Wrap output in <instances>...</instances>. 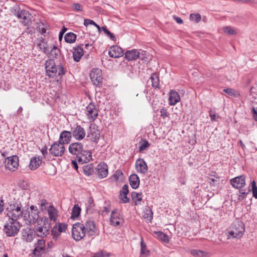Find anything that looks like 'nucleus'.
Returning <instances> with one entry per match:
<instances>
[{
	"label": "nucleus",
	"mask_w": 257,
	"mask_h": 257,
	"mask_svg": "<svg viewBox=\"0 0 257 257\" xmlns=\"http://www.w3.org/2000/svg\"><path fill=\"white\" fill-rule=\"evenodd\" d=\"M68 151L71 154L75 156L76 160L81 164L88 163L92 160L91 152L84 150L81 143L75 142L70 144Z\"/></svg>",
	"instance_id": "nucleus-1"
},
{
	"label": "nucleus",
	"mask_w": 257,
	"mask_h": 257,
	"mask_svg": "<svg viewBox=\"0 0 257 257\" xmlns=\"http://www.w3.org/2000/svg\"><path fill=\"white\" fill-rule=\"evenodd\" d=\"M45 69L47 75L50 78L59 76L60 78L64 75L66 71L62 65H56L53 59H49L45 62Z\"/></svg>",
	"instance_id": "nucleus-2"
},
{
	"label": "nucleus",
	"mask_w": 257,
	"mask_h": 257,
	"mask_svg": "<svg viewBox=\"0 0 257 257\" xmlns=\"http://www.w3.org/2000/svg\"><path fill=\"white\" fill-rule=\"evenodd\" d=\"M28 209V208H27ZM7 215L9 219L17 220L21 217L27 218L28 210L22 208L21 203L11 204L7 208Z\"/></svg>",
	"instance_id": "nucleus-3"
},
{
	"label": "nucleus",
	"mask_w": 257,
	"mask_h": 257,
	"mask_svg": "<svg viewBox=\"0 0 257 257\" xmlns=\"http://www.w3.org/2000/svg\"><path fill=\"white\" fill-rule=\"evenodd\" d=\"M245 231L243 222L238 219H235L228 228V233L233 238L241 237Z\"/></svg>",
	"instance_id": "nucleus-4"
},
{
	"label": "nucleus",
	"mask_w": 257,
	"mask_h": 257,
	"mask_svg": "<svg viewBox=\"0 0 257 257\" xmlns=\"http://www.w3.org/2000/svg\"><path fill=\"white\" fill-rule=\"evenodd\" d=\"M21 228V224L17 220L9 219L4 226V232L7 236H16Z\"/></svg>",
	"instance_id": "nucleus-5"
},
{
	"label": "nucleus",
	"mask_w": 257,
	"mask_h": 257,
	"mask_svg": "<svg viewBox=\"0 0 257 257\" xmlns=\"http://www.w3.org/2000/svg\"><path fill=\"white\" fill-rule=\"evenodd\" d=\"M90 78L92 84L98 87H101L102 85L103 77L102 71L98 68L92 69L90 73Z\"/></svg>",
	"instance_id": "nucleus-6"
},
{
	"label": "nucleus",
	"mask_w": 257,
	"mask_h": 257,
	"mask_svg": "<svg viewBox=\"0 0 257 257\" xmlns=\"http://www.w3.org/2000/svg\"><path fill=\"white\" fill-rule=\"evenodd\" d=\"M83 224L77 222L73 224L72 229V236L76 241H79L85 235Z\"/></svg>",
	"instance_id": "nucleus-7"
},
{
	"label": "nucleus",
	"mask_w": 257,
	"mask_h": 257,
	"mask_svg": "<svg viewBox=\"0 0 257 257\" xmlns=\"http://www.w3.org/2000/svg\"><path fill=\"white\" fill-rule=\"evenodd\" d=\"M34 249L32 254L34 257H42L43 254L46 253V241L44 239H38L37 242L34 244Z\"/></svg>",
	"instance_id": "nucleus-8"
},
{
	"label": "nucleus",
	"mask_w": 257,
	"mask_h": 257,
	"mask_svg": "<svg viewBox=\"0 0 257 257\" xmlns=\"http://www.w3.org/2000/svg\"><path fill=\"white\" fill-rule=\"evenodd\" d=\"M65 148L64 145L59 141L55 142L49 149V153L55 157H61L65 153Z\"/></svg>",
	"instance_id": "nucleus-9"
},
{
	"label": "nucleus",
	"mask_w": 257,
	"mask_h": 257,
	"mask_svg": "<svg viewBox=\"0 0 257 257\" xmlns=\"http://www.w3.org/2000/svg\"><path fill=\"white\" fill-rule=\"evenodd\" d=\"M5 166L10 171L14 172L18 169L19 165V158L16 155L7 157L5 159Z\"/></svg>",
	"instance_id": "nucleus-10"
},
{
	"label": "nucleus",
	"mask_w": 257,
	"mask_h": 257,
	"mask_svg": "<svg viewBox=\"0 0 257 257\" xmlns=\"http://www.w3.org/2000/svg\"><path fill=\"white\" fill-rule=\"evenodd\" d=\"M110 221L111 224L114 226H119L123 222L122 216L117 209H115L111 212Z\"/></svg>",
	"instance_id": "nucleus-11"
},
{
	"label": "nucleus",
	"mask_w": 257,
	"mask_h": 257,
	"mask_svg": "<svg viewBox=\"0 0 257 257\" xmlns=\"http://www.w3.org/2000/svg\"><path fill=\"white\" fill-rule=\"evenodd\" d=\"M36 236L39 237L43 238L47 236L50 233L49 226H46L44 223L42 225L37 224L34 228Z\"/></svg>",
	"instance_id": "nucleus-12"
},
{
	"label": "nucleus",
	"mask_w": 257,
	"mask_h": 257,
	"mask_svg": "<svg viewBox=\"0 0 257 257\" xmlns=\"http://www.w3.org/2000/svg\"><path fill=\"white\" fill-rule=\"evenodd\" d=\"M86 114L90 121H94L98 116V111L93 102L90 103L86 107Z\"/></svg>",
	"instance_id": "nucleus-13"
},
{
	"label": "nucleus",
	"mask_w": 257,
	"mask_h": 257,
	"mask_svg": "<svg viewBox=\"0 0 257 257\" xmlns=\"http://www.w3.org/2000/svg\"><path fill=\"white\" fill-rule=\"evenodd\" d=\"M71 131L72 136L77 140H83L86 135L84 128L80 125L76 124L75 126L72 127Z\"/></svg>",
	"instance_id": "nucleus-14"
},
{
	"label": "nucleus",
	"mask_w": 257,
	"mask_h": 257,
	"mask_svg": "<svg viewBox=\"0 0 257 257\" xmlns=\"http://www.w3.org/2000/svg\"><path fill=\"white\" fill-rule=\"evenodd\" d=\"M19 19H21L22 24L25 26H29L31 24V14L26 10L18 11L16 14Z\"/></svg>",
	"instance_id": "nucleus-15"
},
{
	"label": "nucleus",
	"mask_w": 257,
	"mask_h": 257,
	"mask_svg": "<svg viewBox=\"0 0 257 257\" xmlns=\"http://www.w3.org/2000/svg\"><path fill=\"white\" fill-rule=\"evenodd\" d=\"M84 231L87 233L88 235L91 236L96 234V228L95 222L92 220H87L83 224Z\"/></svg>",
	"instance_id": "nucleus-16"
},
{
	"label": "nucleus",
	"mask_w": 257,
	"mask_h": 257,
	"mask_svg": "<svg viewBox=\"0 0 257 257\" xmlns=\"http://www.w3.org/2000/svg\"><path fill=\"white\" fill-rule=\"evenodd\" d=\"M22 236L26 242H31L35 237L36 235L34 229L26 227L23 229Z\"/></svg>",
	"instance_id": "nucleus-17"
},
{
	"label": "nucleus",
	"mask_w": 257,
	"mask_h": 257,
	"mask_svg": "<svg viewBox=\"0 0 257 257\" xmlns=\"http://www.w3.org/2000/svg\"><path fill=\"white\" fill-rule=\"evenodd\" d=\"M135 167L138 173L145 174L148 172L147 164L143 159H138L136 162Z\"/></svg>",
	"instance_id": "nucleus-18"
},
{
	"label": "nucleus",
	"mask_w": 257,
	"mask_h": 257,
	"mask_svg": "<svg viewBox=\"0 0 257 257\" xmlns=\"http://www.w3.org/2000/svg\"><path fill=\"white\" fill-rule=\"evenodd\" d=\"M230 183L233 187L241 189L245 184V177L241 175L230 180Z\"/></svg>",
	"instance_id": "nucleus-19"
},
{
	"label": "nucleus",
	"mask_w": 257,
	"mask_h": 257,
	"mask_svg": "<svg viewBox=\"0 0 257 257\" xmlns=\"http://www.w3.org/2000/svg\"><path fill=\"white\" fill-rule=\"evenodd\" d=\"M251 190L252 191L253 196L255 198L257 199V187L256 186V182L254 180H253L252 181V184H251V186H249L248 187V192H247L246 193L245 192V191L243 189H240L239 190V193L240 194V195H239V199L240 198L242 199L244 198L245 197V195L247 194H248V193H249Z\"/></svg>",
	"instance_id": "nucleus-20"
},
{
	"label": "nucleus",
	"mask_w": 257,
	"mask_h": 257,
	"mask_svg": "<svg viewBox=\"0 0 257 257\" xmlns=\"http://www.w3.org/2000/svg\"><path fill=\"white\" fill-rule=\"evenodd\" d=\"M100 131L97 127H90V131L88 133L87 137L92 142L97 143L100 138Z\"/></svg>",
	"instance_id": "nucleus-21"
},
{
	"label": "nucleus",
	"mask_w": 257,
	"mask_h": 257,
	"mask_svg": "<svg viewBox=\"0 0 257 257\" xmlns=\"http://www.w3.org/2000/svg\"><path fill=\"white\" fill-rule=\"evenodd\" d=\"M72 137V135L71 132L63 131L60 135L58 141L63 145L69 144L71 142Z\"/></svg>",
	"instance_id": "nucleus-22"
},
{
	"label": "nucleus",
	"mask_w": 257,
	"mask_h": 257,
	"mask_svg": "<svg viewBox=\"0 0 257 257\" xmlns=\"http://www.w3.org/2000/svg\"><path fill=\"white\" fill-rule=\"evenodd\" d=\"M96 172L99 178L102 179L106 177L108 175V167L104 163H99L97 167Z\"/></svg>",
	"instance_id": "nucleus-23"
},
{
	"label": "nucleus",
	"mask_w": 257,
	"mask_h": 257,
	"mask_svg": "<svg viewBox=\"0 0 257 257\" xmlns=\"http://www.w3.org/2000/svg\"><path fill=\"white\" fill-rule=\"evenodd\" d=\"M109 56L112 58H119L123 55L122 49L120 47L114 45L110 47L108 52Z\"/></svg>",
	"instance_id": "nucleus-24"
},
{
	"label": "nucleus",
	"mask_w": 257,
	"mask_h": 257,
	"mask_svg": "<svg viewBox=\"0 0 257 257\" xmlns=\"http://www.w3.org/2000/svg\"><path fill=\"white\" fill-rule=\"evenodd\" d=\"M83 45V44H80L79 46L73 47V51L72 52L73 57L74 60L77 62L80 61L81 58L84 54V50L82 48V46Z\"/></svg>",
	"instance_id": "nucleus-25"
},
{
	"label": "nucleus",
	"mask_w": 257,
	"mask_h": 257,
	"mask_svg": "<svg viewBox=\"0 0 257 257\" xmlns=\"http://www.w3.org/2000/svg\"><path fill=\"white\" fill-rule=\"evenodd\" d=\"M140 53L136 49L127 51L125 53V58L128 61L135 60L141 58Z\"/></svg>",
	"instance_id": "nucleus-26"
},
{
	"label": "nucleus",
	"mask_w": 257,
	"mask_h": 257,
	"mask_svg": "<svg viewBox=\"0 0 257 257\" xmlns=\"http://www.w3.org/2000/svg\"><path fill=\"white\" fill-rule=\"evenodd\" d=\"M180 101V97L178 93L174 90H171L170 92L169 104L174 105Z\"/></svg>",
	"instance_id": "nucleus-27"
},
{
	"label": "nucleus",
	"mask_w": 257,
	"mask_h": 257,
	"mask_svg": "<svg viewBox=\"0 0 257 257\" xmlns=\"http://www.w3.org/2000/svg\"><path fill=\"white\" fill-rule=\"evenodd\" d=\"M42 161V159L40 157H32L29 165L30 169L31 170L37 169L41 164Z\"/></svg>",
	"instance_id": "nucleus-28"
},
{
	"label": "nucleus",
	"mask_w": 257,
	"mask_h": 257,
	"mask_svg": "<svg viewBox=\"0 0 257 257\" xmlns=\"http://www.w3.org/2000/svg\"><path fill=\"white\" fill-rule=\"evenodd\" d=\"M129 182L132 188L137 189L140 185V178L138 175L136 174L131 175L129 177Z\"/></svg>",
	"instance_id": "nucleus-29"
},
{
	"label": "nucleus",
	"mask_w": 257,
	"mask_h": 257,
	"mask_svg": "<svg viewBox=\"0 0 257 257\" xmlns=\"http://www.w3.org/2000/svg\"><path fill=\"white\" fill-rule=\"evenodd\" d=\"M150 79L151 80L153 87L156 89H160V78L158 74L156 73H153L151 74Z\"/></svg>",
	"instance_id": "nucleus-30"
},
{
	"label": "nucleus",
	"mask_w": 257,
	"mask_h": 257,
	"mask_svg": "<svg viewBox=\"0 0 257 257\" xmlns=\"http://www.w3.org/2000/svg\"><path fill=\"white\" fill-rule=\"evenodd\" d=\"M131 196L132 199L135 202L136 205H139L141 204V201L143 199L142 192L137 193L134 191L131 193Z\"/></svg>",
	"instance_id": "nucleus-31"
},
{
	"label": "nucleus",
	"mask_w": 257,
	"mask_h": 257,
	"mask_svg": "<svg viewBox=\"0 0 257 257\" xmlns=\"http://www.w3.org/2000/svg\"><path fill=\"white\" fill-rule=\"evenodd\" d=\"M48 213L50 219L54 222L56 221L57 210L53 205L50 206L48 209Z\"/></svg>",
	"instance_id": "nucleus-32"
},
{
	"label": "nucleus",
	"mask_w": 257,
	"mask_h": 257,
	"mask_svg": "<svg viewBox=\"0 0 257 257\" xmlns=\"http://www.w3.org/2000/svg\"><path fill=\"white\" fill-rule=\"evenodd\" d=\"M140 254V257H147L150 254V251L147 249L146 244L144 242L143 238H142L141 241Z\"/></svg>",
	"instance_id": "nucleus-33"
},
{
	"label": "nucleus",
	"mask_w": 257,
	"mask_h": 257,
	"mask_svg": "<svg viewBox=\"0 0 257 257\" xmlns=\"http://www.w3.org/2000/svg\"><path fill=\"white\" fill-rule=\"evenodd\" d=\"M39 212H31L30 213L28 211L27 212V217L26 218H24L25 220H28L31 223H35L39 218L38 215Z\"/></svg>",
	"instance_id": "nucleus-34"
},
{
	"label": "nucleus",
	"mask_w": 257,
	"mask_h": 257,
	"mask_svg": "<svg viewBox=\"0 0 257 257\" xmlns=\"http://www.w3.org/2000/svg\"><path fill=\"white\" fill-rule=\"evenodd\" d=\"M84 174L86 176H90L94 173V166L93 164H89L83 166Z\"/></svg>",
	"instance_id": "nucleus-35"
},
{
	"label": "nucleus",
	"mask_w": 257,
	"mask_h": 257,
	"mask_svg": "<svg viewBox=\"0 0 257 257\" xmlns=\"http://www.w3.org/2000/svg\"><path fill=\"white\" fill-rule=\"evenodd\" d=\"M48 54H49L50 57H51L52 58L57 59L61 55V50L57 46H53L51 52H49Z\"/></svg>",
	"instance_id": "nucleus-36"
},
{
	"label": "nucleus",
	"mask_w": 257,
	"mask_h": 257,
	"mask_svg": "<svg viewBox=\"0 0 257 257\" xmlns=\"http://www.w3.org/2000/svg\"><path fill=\"white\" fill-rule=\"evenodd\" d=\"M95 206L93 199L92 197H88L86 203V211L87 213H92V209Z\"/></svg>",
	"instance_id": "nucleus-37"
},
{
	"label": "nucleus",
	"mask_w": 257,
	"mask_h": 257,
	"mask_svg": "<svg viewBox=\"0 0 257 257\" xmlns=\"http://www.w3.org/2000/svg\"><path fill=\"white\" fill-rule=\"evenodd\" d=\"M77 36L72 32H69L65 34L64 39L66 42L73 43L75 42Z\"/></svg>",
	"instance_id": "nucleus-38"
},
{
	"label": "nucleus",
	"mask_w": 257,
	"mask_h": 257,
	"mask_svg": "<svg viewBox=\"0 0 257 257\" xmlns=\"http://www.w3.org/2000/svg\"><path fill=\"white\" fill-rule=\"evenodd\" d=\"M81 208L78 204H75L72 209L71 218L75 219L77 218L80 214Z\"/></svg>",
	"instance_id": "nucleus-39"
},
{
	"label": "nucleus",
	"mask_w": 257,
	"mask_h": 257,
	"mask_svg": "<svg viewBox=\"0 0 257 257\" xmlns=\"http://www.w3.org/2000/svg\"><path fill=\"white\" fill-rule=\"evenodd\" d=\"M40 42L37 44V46L39 48L40 51H43L44 53L48 55L49 53V48L47 47V45L46 43L44 42V39H42L40 41Z\"/></svg>",
	"instance_id": "nucleus-40"
},
{
	"label": "nucleus",
	"mask_w": 257,
	"mask_h": 257,
	"mask_svg": "<svg viewBox=\"0 0 257 257\" xmlns=\"http://www.w3.org/2000/svg\"><path fill=\"white\" fill-rule=\"evenodd\" d=\"M154 233L157 235V237L161 241L165 243L169 242V238L168 236L164 233L162 231H155Z\"/></svg>",
	"instance_id": "nucleus-41"
},
{
	"label": "nucleus",
	"mask_w": 257,
	"mask_h": 257,
	"mask_svg": "<svg viewBox=\"0 0 257 257\" xmlns=\"http://www.w3.org/2000/svg\"><path fill=\"white\" fill-rule=\"evenodd\" d=\"M153 213L152 209L150 207H148L146 209L144 214L143 215V217L145 219H147L150 222H151L153 219Z\"/></svg>",
	"instance_id": "nucleus-42"
},
{
	"label": "nucleus",
	"mask_w": 257,
	"mask_h": 257,
	"mask_svg": "<svg viewBox=\"0 0 257 257\" xmlns=\"http://www.w3.org/2000/svg\"><path fill=\"white\" fill-rule=\"evenodd\" d=\"M160 116L164 119H165L166 118H168V119H169L170 113L168 112V111L165 107H163L160 109Z\"/></svg>",
	"instance_id": "nucleus-43"
},
{
	"label": "nucleus",
	"mask_w": 257,
	"mask_h": 257,
	"mask_svg": "<svg viewBox=\"0 0 257 257\" xmlns=\"http://www.w3.org/2000/svg\"><path fill=\"white\" fill-rule=\"evenodd\" d=\"M220 178L217 176H214L213 178H209L208 179V183L213 186H215L219 183Z\"/></svg>",
	"instance_id": "nucleus-44"
},
{
	"label": "nucleus",
	"mask_w": 257,
	"mask_h": 257,
	"mask_svg": "<svg viewBox=\"0 0 257 257\" xmlns=\"http://www.w3.org/2000/svg\"><path fill=\"white\" fill-rule=\"evenodd\" d=\"M190 20L194 21L196 23H199L201 20V16L199 14H191Z\"/></svg>",
	"instance_id": "nucleus-45"
},
{
	"label": "nucleus",
	"mask_w": 257,
	"mask_h": 257,
	"mask_svg": "<svg viewBox=\"0 0 257 257\" xmlns=\"http://www.w3.org/2000/svg\"><path fill=\"white\" fill-rule=\"evenodd\" d=\"M61 232H59L56 226H54L52 229V235H53V239L57 240L58 237L60 235Z\"/></svg>",
	"instance_id": "nucleus-46"
},
{
	"label": "nucleus",
	"mask_w": 257,
	"mask_h": 257,
	"mask_svg": "<svg viewBox=\"0 0 257 257\" xmlns=\"http://www.w3.org/2000/svg\"><path fill=\"white\" fill-rule=\"evenodd\" d=\"M223 31L224 33L228 35H234L236 34V31L229 26H226L224 27Z\"/></svg>",
	"instance_id": "nucleus-47"
},
{
	"label": "nucleus",
	"mask_w": 257,
	"mask_h": 257,
	"mask_svg": "<svg viewBox=\"0 0 257 257\" xmlns=\"http://www.w3.org/2000/svg\"><path fill=\"white\" fill-rule=\"evenodd\" d=\"M223 91L231 96H236L238 94L237 92L232 88H225L223 89Z\"/></svg>",
	"instance_id": "nucleus-48"
},
{
	"label": "nucleus",
	"mask_w": 257,
	"mask_h": 257,
	"mask_svg": "<svg viewBox=\"0 0 257 257\" xmlns=\"http://www.w3.org/2000/svg\"><path fill=\"white\" fill-rule=\"evenodd\" d=\"M56 227L58 228L59 232H65L67 228V225L65 223H59L58 225L56 224Z\"/></svg>",
	"instance_id": "nucleus-49"
},
{
	"label": "nucleus",
	"mask_w": 257,
	"mask_h": 257,
	"mask_svg": "<svg viewBox=\"0 0 257 257\" xmlns=\"http://www.w3.org/2000/svg\"><path fill=\"white\" fill-rule=\"evenodd\" d=\"M123 175V173L120 170H117L112 175L111 178L115 181H117L119 177Z\"/></svg>",
	"instance_id": "nucleus-50"
},
{
	"label": "nucleus",
	"mask_w": 257,
	"mask_h": 257,
	"mask_svg": "<svg viewBox=\"0 0 257 257\" xmlns=\"http://www.w3.org/2000/svg\"><path fill=\"white\" fill-rule=\"evenodd\" d=\"M150 147V144L147 140H144L143 143L141 144L139 147V151L140 152L146 150L147 148Z\"/></svg>",
	"instance_id": "nucleus-51"
},
{
	"label": "nucleus",
	"mask_w": 257,
	"mask_h": 257,
	"mask_svg": "<svg viewBox=\"0 0 257 257\" xmlns=\"http://www.w3.org/2000/svg\"><path fill=\"white\" fill-rule=\"evenodd\" d=\"M72 8L76 11L81 12L83 11L82 6L78 3L73 4Z\"/></svg>",
	"instance_id": "nucleus-52"
},
{
	"label": "nucleus",
	"mask_w": 257,
	"mask_h": 257,
	"mask_svg": "<svg viewBox=\"0 0 257 257\" xmlns=\"http://www.w3.org/2000/svg\"><path fill=\"white\" fill-rule=\"evenodd\" d=\"M256 89L254 87H251L250 89V99H251V98L255 99H256V95H257L255 93Z\"/></svg>",
	"instance_id": "nucleus-53"
},
{
	"label": "nucleus",
	"mask_w": 257,
	"mask_h": 257,
	"mask_svg": "<svg viewBox=\"0 0 257 257\" xmlns=\"http://www.w3.org/2000/svg\"><path fill=\"white\" fill-rule=\"evenodd\" d=\"M203 253L204 252L203 251L198 249H193L191 251V253L195 256H202Z\"/></svg>",
	"instance_id": "nucleus-54"
},
{
	"label": "nucleus",
	"mask_w": 257,
	"mask_h": 257,
	"mask_svg": "<svg viewBox=\"0 0 257 257\" xmlns=\"http://www.w3.org/2000/svg\"><path fill=\"white\" fill-rule=\"evenodd\" d=\"M120 193H121V195H127V194L128 193V185L126 184L122 186V189L120 191Z\"/></svg>",
	"instance_id": "nucleus-55"
},
{
	"label": "nucleus",
	"mask_w": 257,
	"mask_h": 257,
	"mask_svg": "<svg viewBox=\"0 0 257 257\" xmlns=\"http://www.w3.org/2000/svg\"><path fill=\"white\" fill-rule=\"evenodd\" d=\"M119 197L121 200V203H126L130 201V199L127 197V195H121V193H120Z\"/></svg>",
	"instance_id": "nucleus-56"
},
{
	"label": "nucleus",
	"mask_w": 257,
	"mask_h": 257,
	"mask_svg": "<svg viewBox=\"0 0 257 257\" xmlns=\"http://www.w3.org/2000/svg\"><path fill=\"white\" fill-rule=\"evenodd\" d=\"M67 30V29L65 26H63L62 27L61 30L60 31L59 34V39L60 41H61V40L62 39L63 35L66 32Z\"/></svg>",
	"instance_id": "nucleus-57"
},
{
	"label": "nucleus",
	"mask_w": 257,
	"mask_h": 257,
	"mask_svg": "<svg viewBox=\"0 0 257 257\" xmlns=\"http://www.w3.org/2000/svg\"><path fill=\"white\" fill-rule=\"evenodd\" d=\"M209 114L210 117L211 121H215L216 120L215 117L216 116L215 113L212 110H210L209 111Z\"/></svg>",
	"instance_id": "nucleus-58"
},
{
	"label": "nucleus",
	"mask_w": 257,
	"mask_h": 257,
	"mask_svg": "<svg viewBox=\"0 0 257 257\" xmlns=\"http://www.w3.org/2000/svg\"><path fill=\"white\" fill-rule=\"evenodd\" d=\"M95 22L90 19H85L84 22V25L87 27L89 25H94Z\"/></svg>",
	"instance_id": "nucleus-59"
},
{
	"label": "nucleus",
	"mask_w": 257,
	"mask_h": 257,
	"mask_svg": "<svg viewBox=\"0 0 257 257\" xmlns=\"http://www.w3.org/2000/svg\"><path fill=\"white\" fill-rule=\"evenodd\" d=\"M174 20L178 23V24H183V21L182 20V19L179 17H177L176 16H173V17Z\"/></svg>",
	"instance_id": "nucleus-60"
},
{
	"label": "nucleus",
	"mask_w": 257,
	"mask_h": 257,
	"mask_svg": "<svg viewBox=\"0 0 257 257\" xmlns=\"http://www.w3.org/2000/svg\"><path fill=\"white\" fill-rule=\"evenodd\" d=\"M4 201L2 197H0V213L4 211Z\"/></svg>",
	"instance_id": "nucleus-61"
},
{
	"label": "nucleus",
	"mask_w": 257,
	"mask_h": 257,
	"mask_svg": "<svg viewBox=\"0 0 257 257\" xmlns=\"http://www.w3.org/2000/svg\"><path fill=\"white\" fill-rule=\"evenodd\" d=\"M107 35L108 37H109V38H110L111 40H112L114 41H116V38L115 37V36L112 33H111L110 31H109V32L107 34Z\"/></svg>",
	"instance_id": "nucleus-62"
},
{
	"label": "nucleus",
	"mask_w": 257,
	"mask_h": 257,
	"mask_svg": "<svg viewBox=\"0 0 257 257\" xmlns=\"http://www.w3.org/2000/svg\"><path fill=\"white\" fill-rule=\"evenodd\" d=\"M42 154L45 156L48 153V149L47 147L45 146H44L41 150Z\"/></svg>",
	"instance_id": "nucleus-63"
},
{
	"label": "nucleus",
	"mask_w": 257,
	"mask_h": 257,
	"mask_svg": "<svg viewBox=\"0 0 257 257\" xmlns=\"http://www.w3.org/2000/svg\"><path fill=\"white\" fill-rule=\"evenodd\" d=\"M93 257H103V250H100L95 253Z\"/></svg>",
	"instance_id": "nucleus-64"
}]
</instances>
